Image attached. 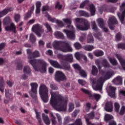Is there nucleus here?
Here are the masks:
<instances>
[{"label": "nucleus", "mask_w": 125, "mask_h": 125, "mask_svg": "<svg viewBox=\"0 0 125 125\" xmlns=\"http://www.w3.org/2000/svg\"><path fill=\"white\" fill-rule=\"evenodd\" d=\"M15 20L16 22H19L20 20V15L17 14L15 15Z\"/></svg>", "instance_id": "338daca9"}, {"label": "nucleus", "mask_w": 125, "mask_h": 125, "mask_svg": "<svg viewBox=\"0 0 125 125\" xmlns=\"http://www.w3.org/2000/svg\"><path fill=\"white\" fill-rule=\"evenodd\" d=\"M114 72L111 70L106 73L103 70L100 71V73L97 78H94L92 80V85L94 90H102L103 84L105 81L109 80L113 76Z\"/></svg>", "instance_id": "f03ea898"}, {"label": "nucleus", "mask_w": 125, "mask_h": 125, "mask_svg": "<svg viewBox=\"0 0 125 125\" xmlns=\"http://www.w3.org/2000/svg\"><path fill=\"white\" fill-rule=\"evenodd\" d=\"M32 14H31V13L30 12V11H28L25 15L24 16V19L25 20H27L28 19H29V18H30V17H31Z\"/></svg>", "instance_id": "69168bd1"}, {"label": "nucleus", "mask_w": 125, "mask_h": 125, "mask_svg": "<svg viewBox=\"0 0 125 125\" xmlns=\"http://www.w3.org/2000/svg\"><path fill=\"white\" fill-rule=\"evenodd\" d=\"M30 86L31 88L29 93L33 99H37V93H38V87L39 85L36 83H31Z\"/></svg>", "instance_id": "423d86ee"}, {"label": "nucleus", "mask_w": 125, "mask_h": 125, "mask_svg": "<svg viewBox=\"0 0 125 125\" xmlns=\"http://www.w3.org/2000/svg\"><path fill=\"white\" fill-rule=\"evenodd\" d=\"M29 40L32 42V43H34V42H36V41H37V39L36 38V37H35V35L33 34H31L29 36Z\"/></svg>", "instance_id": "de8ad7c7"}, {"label": "nucleus", "mask_w": 125, "mask_h": 125, "mask_svg": "<svg viewBox=\"0 0 125 125\" xmlns=\"http://www.w3.org/2000/svg\"><path fill=\"white\" fill-rule=\"evenodd\" d=\"M39 57H41V54L39 51L35 50L32 53L31 58H38Z\"/></svg>", "instance_id": "c756f323"}, {"label": "nucleus", "mask_w": 125, "mask_h": 125, "mask_svg": "<svg viewBox=\"0 0 125 125\" xmlns=\"http://www.w3.org/2000/svg\"><path fill=\"white\" fill-rule=\"evenodd\" d=\"M116 87L112 86H109V91H108V94L110 97L112 98H116Z\"/></svg>", "instance_id": "4468645a"}, {"label": "nucleus", "mask_w": 125, "mask_h": 125, "mask_svg": "<svg viewBox=\"0 0 125 125\" xmlns=\"http://www.w3.org/2000/svg\"><path fill=\"white\" fill-rule=\"evenodd\" d=\"M114 108L115 112H116V113H119V111H120V104L118 103H115L114 104Z\"/></svg>", "instance_id": "3c124183"}, {"label": "nucleus", "mask_w": 125, "mask_h": 125, "mask_svg": "<svg viewBox=\"0 0 125 125\" xmlns=\"http://www.w3.org/2000/svg\"><path fill=\"white\" fill-rule=\"evenodd\" d=\"M72 66L74 69H75V70H78V71H79V72L82 70V67L78 63L73 64L72 65Z\"/></svg>", "instance_id": "8fccbe9b"}, {"label": "nucleus", "mask_w": 125, "mask_h": 125, "mask_svg": "<svg viewBox=\"0 0 125 125\" xmlns=\"http://www.w3.org/2000/svg\"><path fill=\"white\" fill-rule=\"evenodd\" d=\"M50 87L53 90H57L58 89V87L55 84H50Z\"/></svg>", "instance_id": "13d9d810"}, {"label": "nucleus", "mask_w": 125, "mask_h": 125, "mask_svg": "<svg viewBox=\"0 0 125 125\" xmlns=\"http://www.w3.org/2000/svg\"><path fill=\"white\" fill-rule=\"evenodd\" d=\"M104 109L107 112H112L113 111V103L107 102L105 104Z\"/></svg>", "instance_id": "2eb2a0df"}, {"label": "nucleus", "mask_w": 125, "mask_h": 125, "mask_svg": "<svg viewBox=\"0 0 125 125\" xmlns=\"http://www.w3.org/2000/svg\"><path fill=\"white\" fill-rule=\"evenodd\" d=\"M41 6H42V3L41 2V1H37L36 2V13H40L41 11Z\"/></svg>", "instance_id": "72a5a7b5"}, {"label": "nucleus", "mask_w": 125, "mask_h": 125, "mask_svg": "<svg viewBox=\"0 0 125 125\" xmlns=\"http://www.w3.org/2000/svg\"><path fill=\"white\" fill-rule=\"evenodd\" d=\"M12 10H13V8H9L5 9L3 11H2L0 12H1V13L2 15H3V16H4L5 15H6V14L7 13H8V12H10V11H12Z\"/></svg>", "instance_id": "2f4dec72"}, {"label": "nucleus", "mask_w": 125, "mask_h": 125, "mask_svg": "<svg viewBox=\"0 0 125 125\" xmlns=\"http://www.w3.org/2000/svg\"><path fill=\"white\" fill-rule=\"evenodd\" d=\"M74 108H75V105H74V104L70 103L69 104L68 111L72 112V111H73V110H74Z\"/></svg>", "instance_id": "4d7b16f0"}, {"label": "nucleus", "mask_w": 125, "mask_h": 125, "mask_svg": "<svg viewBox=\"0 0 125 125\" xmlns=\"http://www.w3.org/2000/svg\"><path fill=\"white\" fill-rule=\"evenodd\" d=\"M50 116H51V121L52 122V125H57V121H56V117L55 116H54V114H53V113L51 112L50 113Z\"/></svg>", "instance_id": "cd10ccee"}, {"label": "nucleus", "mask_w": 125, "mask_h": 125, "mask_svg": "<svg viewBox=\"0 0 125 125\" xmlns=\"http://www.w3.org/2000/svg\"><path fill=\"white\" fill-rule=\"evenodd\" d=\"M54 35L57 39H62V40L65 39L64 35L61 32L56 31L54 33Z\"/></svg>", "instance_id": "b1692460"}, {"label": "nucleus", "mask_w": 125, "mask_h": 125, "mask_svg": "<svg viewBox=\"0 0 125 125\" xmlns=\"http://www.w3.org/2000/svg\"><path fill=\"white\" fill-rule=\"evenodd\" d=\"M35 114H36V119H37L39 123H40V124L42 123V118H41V112H38V111H37V110H35Z\"/></svg>", "instance_id": "473e14b6"}, {"label": "nucleus", "mask_w": 125, "mask_h": 125, "mask_svg": "<svg viewBox=\"0 0 125 125\" xmlns=\"http://www.w3.org/2000/svg\"><path fill=\"white\" fill-rule=\"evenodd\" d=\"M97 22L100 28H103L104 26H105V23L104 22V20H103L102 18L97 19Z\"/></svg>", "instance_id": "bb28decb"}, {"label": "nucleus", "mask_w": 125, "mask_h": 125, "mask_svg": "<svg viewBox=\"0 0 125 125\" xmlns=\"http://www.w3.org/2000/svg\"><path fill=\"white\" fill-rule=\"evenodd\" d=\"M58 122V125H62V117H61V115L59 114V113H56L55 114Z\"/></svg>", "instance_id": "a19ab883"}, {"label": "nucleus", "mask_w": 125, "mask_h": 125, "mask_svg": "<svg viewBox=\"0 0 125 125\" xmlns=\"http://www.w3.org/2000/svg\"><path fill=\"white\" fill-rule=\"evenodd\" d=\"M44 26L47 30V31H45L46 33H48V32L51 33V32H52V28H51V26H50V25L48 24V23L46 22V23H45Z\"/></svg>", "instance_id": "c9c22d12"}, {"label": "nucleus", "mask_w": 125, "mask_h": 125, "mask_svg": "<svg viewBox=\"0 0 125 125\" xmlns=\"http://www.w3.org/2000/svg\"><path fill=\"white\" fill-rule=\"evenodd\" d=\"M67 28L70 29V30H72V31L63 29V32L66 34L68 39H69L70 40H75L76 35H75V28H74V26L72 25H69L67 26Z\"/></svg>", "instance_id": "0eeeda50"}, {"label": "nucleus", "mask_w": 125, "mask_h": 125, "mask_svg": "<svg viewBox=\"0 0 125 125\" xmlns=\"http://www.w3.org/2000/svg\"><path fill=\"white\" fill-rule=\"evenodd\" d=\"M62 20L65 24H71V23H72V20L70 19H63Z\"/></svg>", "instance_id": "e2e57ef3"}, {"label": "nucleus", "mask_w": 125, "mask_h": 125, "mask_svg": "<svg viewBox=\"0 0 125 125\" xmlns=\"http://www.w3.org/2000/svg\"><path fill=\"white\" fill-rule=\"evenodd\" d=\"M93 118H94V112H91V113L85 116V119H87L88 120H92Z\"/></svg>", "instance_id": "37998d69"}, {"label": "nucleus", "mask_w": 125, "mask_h": 125, "mask_svg": "<svg viewBox=\"0 0 125 125\" xmlns=\"http://www.w3.org/2000/svg\"><path fill=\"white\" fill-rule=\"evenodd\" d=\"M109 62L112 64V65H113L114 66H116V65H118V62L117 60L115 59H112L111 58H109Z\"/></svg>", "instance_id": "49530a36"}, {"label": "nucleus", "mask_w": 125, "mask_h": 125, "mask_svg": "<svg viewBox=\"0 0 125 125\" xmlns=\"http://www.w3.org/2000/svg\"><path fill=\"white\" fill-rule=\"evenodd\" d=\"M55 80L58 83L66 80V76L61 71H57L55 74Z\"/></svg>", "instance_id": "1a4fd4ad"}, {"label": "nucleus", "mask_w": 125, "mask_h": 125, "mask_svg": "<svg viewBox=\"0 0 125 125\" xmlns=\"http://www.w3.org/2000/svg\"><path fill=\"white\" fill-rule=\"evenodd\" d=\"M48 61L52 66H53L55 68H56L57 69H60L61 64H59V63L57 61H53L51 59H48Z\"/></svg>", "instance_id": "dca6fc26"}, {"label": "nucleus", "mask_w": 125, "mask_h": 125, "mask_svg": "<svg viewBox=\"0 0 125 125\" xmlns=\"http://www.w3.org/2000/svg\"><path fill=\"white\" fill-rule=\"evenodd\" d=\"M107 23L110 29L111 30H114V29H115L114 24H118V21L117 20V19H116V17L111 16L109 18Z\"/></svg>", "instance_id": "9d476101"}, {"label": "nucleus", "mask_w": 125, "mask_h": 125, "mask_svg": "<svg viewBox=\"0 0 125 125\" xmlns=\"http://www.w3.org/2000/svg\"><path fill=\"white\" fill-rule=\"evenodd\" d=\"M115 56L118 59L121 65H122L123 69L125 71V60H123L122 56L119 54H115Z\"/></svg>", "instance_id": "f3484780"}, {"label": "nucleus", "mask_w": 125, "mask_h": 125, "mask_svg": "<svg viewBox=\"0 0 125 125\" xmlns=\"http://www.w3.org/2000/svg\"><path fill=\"white\" fill-rule=\"evenodd\" d=\"M118 48H122V49H125V43H119L118 44Z\"/></svg>", "instance_id": "680f3d73"}, {"label": "nucleus", "mask_w": 125, "mask_h": 125, "mask_svg": "<svg viewBox=\"0 0 125 125\" xmlns=\"http://www.w3.org/2000/svg\"><path fill=\"white\" fill-rule=\"evenodd\" d=\"M39 93L44 103L48 101V88L43 84H41L39 88Z\"/></svg>", "instance_id": "39448f33"}, {"label": "nucleus", "mask_w": 125, "mask_h": 125, "mask_svg": "<svg viewBox=\"0 0 125 125\" xmlns=\"http://www.w3.org/2000/svg\"><path fill=\"white\" fill-rule=\"evenodd\" d=\"M91 24H92V29L95 32H98V27H97V25H96V23L95 22V21H91Z\"/></svg>", "instance_id": "e433bc0d"}, {"label": "nucleus", "mask_w": 125, "mask_h": 125, "mask_svg": "<svg viewBox=\"0 0 125 125\" xmlns=\"http://www.w3.org/2000/svg\"><path fill=\"white\" fill-rule=\"evenodd\" d=\"M94 54L97 57H99V56H103L104 55V52L102 50H98L95 51Z\"/></svg>", "instance_id": "7c9ffc66"}, {"label": "nucleus", "mask_w": 125, "mask_h": 125, "mask_svg": "<svg viewBox=\"0 0 125 125\" xmlns=\"http://www.w3.org/2000/svg\"><path fill=\"white\" fill-rule=\"evenodd\" d=\"M112 83L116 85L122 84L123 83V78L121 76H118L112 81Z\"/></svg>", "instance_id": "412c9836"}, {"label": "nucleus", "mask_w": 125, "mask_h": 125, "mask_svg": "<svg viewBox=\"0 0 125 125\" xmlns=\"http://www.w3.org/2000/svg\"><path fill=\"white\" fill-rule=\"evenodd\" d=\"M79 73L81 77H83V78H86V72H85L84 70L81 69L80 71H79Z\"/></svg>", "instance_id": "864d4df0"}, {"label": "nucleus", "mask_w": 125, "mask_h": 125, "mask_svg": "<svg viewBox=\"0 0 125 125\" xmlns=\"http://www.w3.org/2000/svg\"><path fill=\"white\" fill-rule=\"evenodd\" d=\"M125 113V106L124 105H122L121 107L120 111L119 112V114L121 115H124Z\"/></svg>", "instance_id": "bf43d9fd"}, {"label": "nucleus", "mask_w": 125, "mask_h": 125, "mask_svg": "<svg viewBox=\"0 0 125 125\" xmlns=\"http://www.w3.org/2000/svg\"><path fill=\"white\" fill-rule=\"evenodd\" d=\"M22 67H23L22 62H20L18 63V65L17 66V70H22Z\"/></svg>", "instance_id": "0e129e2a"}, {"label": "nucleus", "mask_w": 125, "mask_h": 125, "mask_svg": "<svg viewBox=\"0 0 125 125\" xmlns=\"http://www.w3.org/2000/svg\"><path fill=\"white\" fill-rule=\"evenodd\" d=\"M50 93L51 96L50 101L51 106L59 112L66 111L67 110L68 98H63L61 95L59 94L58 92L51 91Z\"/></svg>", "instance_id": "f257e3e1"}, {"label": "nucleus", "mask_w": 125, "mask_h": 125, "mask_svg": "<svg viewBox=\"0 0 125 125\" xmlns=\"http://www.w3.org/2000/svg\"><path fill=\"white\" fill-rule=\"evenodd\" d=\"M10 18L7 17L3 19V24L4 26L8 25L10 23Z\"/></svg>", "instance_id": "ea45409f"}, {"label": "nucleus", "mask_w": 125, "mask_h": 125, "mask_svg": "<svg viewBox=\"0 0 125 125\" xmlns=\"http://www.w3.org/2000/svg\"><path fill=\"white\" fill-rule=\"evenodd\" d=\"M102 64L104 68H108V67H110V64H109V63L107 61V60L104 59L102 62Z\"/></svg>", "instance_id": "c03bdc74"}, {"label": "nucleus", "mask_w": 125, "mask_h": 125, "mask_svg": "<svg viewBox=\"0 0 125 125\" xmlns=\"http://www.w3.org/2000/svg\"><path fill=\"white\" fill-rule=\"evenodd\" d=\"M60 69H62L65 71H69L71 69V65L68 62H62Z\"/></svg>", "instance_id": "4be33fe9"}, {"label": "nucleus", "mask_w": 125, "mask_h": 125, "mask_svg": "<svg viewBox=\"0 0 125 125\" xmlns=\"http://www.w3.org/2000/svg\"><path fill=\"white\" fill-rule=\"evenodd\" d=\"M89 8L90 9L91 16H94V15H95V12H96V8H95V6L93 4H91L89 5Z\"/></svg>", "instance_id": "5701e85b"}, {"label": "nucleus", "mask_w": 125, "mask_h": 125, "mask_svg": "<svg viewBox=\"0 0 125 125\" xmlns=\"http://www.w3.org/2000/svg\"><path fill=\"white\" fill-rule=\"evenodd\" d=\"M79 13L81 16H84L85 17H89L90 16L88 13L84 11H80Z\"/></svg>", "instance_id": "a18cd8bd"}, {"label": "nucleus", "mask_w": 125, "mask_h": 125, "mask_svg": "<svg viewBox=\"0 0 125 125\" xmlns=\"http://www.w3.org/2000/svg\"><path fill=\"white\" fill-rule=\"evenodd\" d=\"M74 47H75L76 49H81L82 48V45L79 42H76L74 44Z\"/></svg>", "instance_id": "5fc2aeb1"}, {"label": "nucleus", "mask_w": 125, "mask_h": 125, "mask_svg": "<svg viewBox=\"0 0 125 125\" xmlns=\"http://www.w3.org/2000/svg\"><path fill=\"white\" fill-rule=\"evenodd\" d=\"M89 98H90V99H92L93 98H94V99H95L96 101H98V100H99V99L101 98V95H100V94H96V93H95L93 94H91V96L89 97Z\"/></svg>", "instance_id": "393cba45"}, {"label": "nucleus", "mask_w": 125, "mask_h": 125, "mask_svg": "<svg viewBox=\"0 0 125 125\" xmlns=\"http://www.w3.org/2000/svg\"><path fill=\"white\" fill-rule=\"evenodd\" d=\"M94 36L95 38L97 39V40H98V41H103V35H102V33L101 32H99L98 33H95L94 34Z\"/></svg>", "instance_id": "a878e982"}, {"label": "nucleus", "mask_w": 125, "mask_h": 125, "mask_svg": "<svg viewBox=\"0 0 125 125\" xmlns=\"http://www.w3.org/2000/svg\"><path fill=\"white\" fill-rule=\"evenodd\" d=\"M44 16H45V17H47L48 20L50 22H53V23H57L59 27H62L64 26V24H63V22H62V21L56 20L55 19H51V17H50L49 15L47 13H46L45 14Z\"/></svg>", "instance_id": "9b49d317"}, {"label": "nucleus", "mask_w": 125, "mask_h": 125, "mask_svg": "<svg viewBox=\"0 0 125 125\" xmlns=\"http://www.w3.org/2000/svg\"><path fill=\"white\" fill-rule=\"evenodd\" d=\"M90 108H91V105L89 103H87L86 104L85 107V110L86 111V112H88L89 111V110H90Z\"/></svg>", "instance_id": "052dcab7"}, {"label": "nucleus", "mask_w": 125, "mask_h": 125, "mask_svg": "<svg viewBox=\"0 0 125 125\" xmlns=\"http://www.w3.org/2000/svg\"><path fill=\"white\" fill-rule=\"evenodd\" d=\"M91 73L94 76H96V75H97V73H98V70H97V68H96V66H95V65L92 66Z\"/></svg>", "instance_id": "79ce46f5"}, {"label": "nucleus", "mask_w": 125, "mask_h": 125, "mask_svg": "<svg viewBox=\"0 0 125 125\" xmlns=\"http://www.w3.org/2000/svg\"><path fill=\"white\" fill-rule=\"evenodd\" d=\"M63 44V42L61 41H54L53 43V45L55 49L59 50L60 47H61V45Z\"/></svg>", "instance_id": "aec40b11"}, {"label": "nucleus", "mask_w": 125, "mask_h": 125, "mask_svg": "<svg viewBox=\"0 0 125 125\" xmlns=\"http://www.w3.org/2000/svg\"><path fill=\"white\" fill-rule=\"evenodd\" d=\"M23 72L24 74H31V68L28 65L24 66L23 68Z\"/></svg>", "instance_id": "58836bf2"}, {"label": "nucleus", "mask_w": 125, "mask_h": 125, "mask_svg": "<svg viewBox=\"0 0 125 125\" xmlns=\"http://www.w3.org/2000/svg\"><path fill=\"white\" fill-rule=\"evenodd\" d=\"M121 40H122V34L118 33L116 35L115 41H116V42H119Z\"/></svg>", "instance_id": "603ef678"}, {"label": "nucleus", "mask_w": 125, "mask_h": 125, "mask_svg": "<svg viewBox=\"0 0 125 125\" xmlns=\"http://www.w3.org/2000/svg\"><path fill=\"white\" fill-rule=\"evenodd\" d=\"M83 48L87 51H91L92 49H94V46L93 45H87L83 47Z\"/></svg>", "instance_id": "f704fd0d"}, {"label": "nucleus", "mask_w": 125, "mask_h": 125, "mask_svg": "<svg viewBox=\"0 0 125 125\" xmlns=\"http://www.w3.org/2000/svg\"><path fill=\"white\" fill-rule=\"evenodd\" d=\"M59 50L62 51V52H72L73 48L69 43H65L64 45L61 46Z\"/></svg>", "instance_id": "ddd939ff"}, {"label": "nucleus", "mask_w": 125, "mask_h": 125, "mask_svg": "<svg viewBox=\"0 0 125 125\" xmlns=\"http://www.w3.org/2000/svg\"><path fill=\"white\" fill-rule=\"evenodd\" d=\"M113 118V116L108 114H105L104 116V119L105 121H109V120H112Z\"/></svg>", "instance_id": "6e6d98bb"}, {"label": "nucleus", "mask_w": 125, "mask_h": 125, "mask_svg": "<svg viewBox=\"0 0 125 125\" xmlns=\"http://www.w3.org/2000/svg\"><path fill=\"white\" fill-rule=\"evenodd\" d=\"M75 22L77 28L80 31H87L90 27L88 21L84 19L76 18Z\"/></svg>", "instance_id": "20e7f679"}, {"label": "nucleus", "mask_w": 125, "mask_h": 125, "mask_svg": "<svg viewBox=\"0 0 125 125\" xmlns=\"http://www.w3.org/2000/svg\"><path fill=\"white\" fill-rule=\"evenodd\" d=\"M81 91H82V92H83V93L87 94L89 97H90V96H91V92H90V91H89L88 90L82 88H81Z\"/></svg>", "instance_id": "09e8293b"}, {"label": "nucleus", "mask_w": 125, "mask_h": 125, "mask_svg": "<svg viewBox=\"0 0 125 125\" xmlns=\"http://www.w3.org/2000/svg\"><path fill=\"white\" fill-rule=\"evenodd\" d=\"M63 60L72 63L73 62V55L71 54L65 55L63 57Z\"/></svg>", "instance_id": "a211bd4d"}, {"label": "nucleus", "mask_w": 125, "mask_h": 125, "mask_svg": "<svg viewBox=\"0 0 125 125\" xmlns=\"http://www.w3.org/2000/svg\"><path fill=\"white\" fill-rule=\"evenodd\" d=\"M27 53L29 54L28 56V61L29 63L31 64L32 66L33 69L35 71H37L38 72H41V73H45L46 72V68L47 66H48V64L46 62L42 59H32V51L30 49L26 50Z\"/></svg>", "instance_id": "7ed1b4c3"}, {"label": "nucleus", "mask_w": 125, "mask_h": 125, "mask_svg": "<svg viewBox=\"0 0 125 125\" xmlns=\"http://www.w3.org/2000/svg\"><path fill=\"white\" fill-rule=\"evenodd\" d=\"M87 2H88V0H86L85 1H84V2H83L80 6V8H83V7H84V5H85V4H86V3H87Z\"/></svg>", "instance_id": "774afa93"}, {"label": "nucleus", "mask_w": 125, "mask_h": 125, "mask_svg": "<svg viewBox=\"0 0 125 125\" xmlns=\"http://www.w3.org/2000/svg\"><path fill=\"white\" fill-rule=\"evenodd\" d=\"M120 11L122 13H118L117 15L119 18L120 21H121L122 24H125V2H123L121 6H120Z\"/></svg>", "instance_id": "6e6552de"}, {"label": "nucleus", "mask_w": 125, "mask_h": 125, "mask_svg": "<svg viewBox=\"0 0 125 125\" xmlns=\"http://www.w3.org/2000/svg\"><path fill=\"white\" fill-rule=\"evenodd\" d=\"M87 42V43H93V42H94V39H93V37L91 33H89L88 35Z\"/></svg>", "instance_id": "c85d7f7f"}, {"label": "nucleus", "mask_w": 125, "mask_h": 125, "mask_svg": "<svg viewBox=\"0 0 125 125\" xmlns=\"http://www.w3.org/2000/svg\"><path fill=\"white\" fill-rule=\"evenodd\" d=\"M5 94L6 98L8 99H12V95L9 93V90L8 89L5 90Z\"/></svg>", "instance_id": "4c0bfd02"}, {"label": "nucleus", "mask_w": 125, "mask_h": 125, "mask_svg": "<svg viewBox=\"0 0 125 125\" xmlns=\"http://www.w3.org/2000/svg\"><path fill=\"white\" fill-rule=\"evenodd\" d=\"M5 29L6 31H7L8 32H13V33H16V27H15V25L14 24V23L11 24L10 26H8L5 27Z\"/></svg>", "instance_id": "6ab92c4d"}, {"label": "nucleus", "mask_w": 125, "mask_h": 125, "mask_svg": "<svg viewBox=\"0 0 125 125\" xmlns=\"http://www.w3.org/2000/svg\"><path fill=\"white\" fill-rule=\"evenodd\" d=\"M42 28V26L39 24L34 25L32 28V31H33L39 38L42 37V34L40 33V30Z\"/></svg>", "instance_id": "f8f14e48"}]
</instances>
